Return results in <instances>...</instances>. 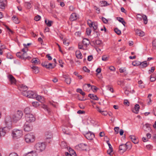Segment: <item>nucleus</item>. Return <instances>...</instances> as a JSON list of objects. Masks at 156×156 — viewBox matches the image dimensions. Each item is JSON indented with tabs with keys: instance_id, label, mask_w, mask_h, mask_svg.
Returning a JSON list of instances; mask_svg holds the SVG:
<instances>
[{
	"instance_id": "nucleus-31",
	"label": "nucleus",
	"mask_w": 156,
	"mask_h": 156,
	"mask_svg": "<svg viewBox=\"0 0 156 156\" xmlns=\"http://www.w3.org/2000/svg\"><path fill=\"white\" fill-rule=\"evenodd\" d=\"M117 19L119 22L121 23L124 26H125V24L126 23L124 20L123 18L121 17H117Z\"/></svg>"
},
{
	"instance_id": "nucleus-54",
	"label": "nucleus",
	"mask_w": 156,
	"mask_h": 156,
	"mask_svg": "<svg viewBox=\"0 0 156 156\" xmlns=\"http://www.w3.org/2000/svg\"><path fill=\"white\" fill-rule=\"evenodd\" d=\"M17 56L22 59V54L20 52H18L16 54Z\"/></svg>"
},
{
	"instance_id": "nucleus-53",
	"label": "nucleus",
	"mask_w": 156,
	"mask_h": 156,
	"mask_svg": "<svg viewBox=\"0 0 156 156\" xmlns=\"http://www.w3.org/2000/svg\"><path fill=\"white\" fill-rule=\"evenodd\" d=\"M153 147L150 144L147 145L146 146V148L148 150H151L152 149Z\"/></svg>"
},
{
	"instance_id": "nucleus-20",
	"label": "nucleus",
	"mask_w": 156,
	"mask_h": 156,
	"mask_svg": "<svg viewBox=\"0 0 156 156\" xmlns=\"http://www.w3.org/2000/svg\"><path fill=\"white\" fill-rule=\"evenodd\" d=\"M63 77L65 79V82L67 84H70L71 81V79L67 76L65 75H63Z\"/></svg>"
},
{
	"instance_id": "nucleus-49",
	"label": "nucleus",
	"mask_w": 156,
	"mask_h": 156,
	"mask_svg": "<svg viewBox=\"0 0 156 156\" xmlns=\"http://www.w3.org/2000/svg\"><path fill=\"white\" fill-rule=\"evenodd\" d=\"M48 62H42L41 64V65L45 67L46 68L48 67Z\"/></svg>"
},
{
	"instance_id": "nucleus-63",
	"label": "nucleus",
	"mask_w": 156,
	"mask_h": 156,
	"mask_svg": "<svg viewBox=\"0 0 156 156\" xmlns=\"http://www.w3.org/2000/svg\"><path fill=\"white\" fill-rule=\"evenodd\" d=\"M152 45L153 47H156V40H154L152 42Z\"/></svg>"
},
{
	"instance_id": "nucleus-12",
	"label": "nucleus",
	"mask_w": 156,
	"mask_h": 156,
	"mask_svg": "<svg viewBox=\"0 0 156 156\" xmlns=\"http://www.w3.org/2000/svg\"><path fill=\"white\" fill-rule=\"evenodd\" d=\"M18 88L20 90L23 91L22 92V94L24 92H26V91L28 89L27 87V86L23 85H20L18 87Z\"/></svg>"
},
{
	"instance_id": "nucleus-55",
	"label": "nucleus",
	"mask_w": 156,
	"mask_h": 156,
	"mask_svg": "<svg viewBox=\"0 0 156 156\" xmlns=\"http://www.w3.org/2000/svg\"><path fill=\"white\" fill-rule=\"evenodd\" d=\"M115 132L116 134H118L119 133V127H115L114 128Z\"/></svg>"
},
{
	"instance_id": "nucleus-21",
	"label": "nucleus",
	"mask_w": 156,
	"mask_h": 156,
	"mask_svg": "<svg viewBox=\"0 0 156 156\" xmlns=\"http://www.w3.org/2000/svg\"><path fill=\"white\" fill-rule=\"evenodd\" d=\"M24 112L26 115H27L31 114L30 113L31 112V111L30 107H27L25 108Z\"/></svg>"
},
{
	"instance_id": "nucleus-62",
	"label": "nucleus",
	"mask_w": 156,
	"mask_h": 156,
	"mask_svg": "<svg viewBox=\"0 0 156 156\" xmlns=\"http://www.w3.org/2000/svg\"><path fill=\"white\" fill-rule=\"evenodd\" d=\"M92 59L93 56L92 55H89L87 57V60L89 61H91Z\"/></svg>"
},
{
	"instance_id": "nucleus-28",
	"label": "nucleus",
	"mask_w": 156,
	"mask_h": 156,
	"mask_svg": "<svg viewBox=\"0 0 156 156\" xmlns=\"http://www.w3.org/2000/svg\"><path fill=\"white\" fill-rule=\"evenodd\" d=\"M129 137L134 143L135 144L138 143V142L136 140L135 136L131 135L129 136Z\"/></svg>"
},
{
	"instance_id": "nucleus-47",
	"label": "nucleus",
	"mask_w": 156,
	"mask_h": 156,
	"mask_svg": "<svg viewBox=\"0 0 156 156\" xmlns=\"http://www.w3.org/2000/svg\"><path fill=\"white\" fill-rule=\"evenodd\" d=\"M108 57L106 55L102 56V60L103 61H107L108 60Z\"/></svg>"
},
{
	"instance_id": "nucleus-30",
	"label": "nucleus",
	"mask_w": 156,
	"mask_h": 156,
	"mask_svg": "<svg viewBox=\"0 0 156 156\" xmlns=\"http://www.w3.org/2000/svg\"><path fill=\"white\" fill-rule=\"evenodd\" d=\"M12 20L16 24L18 23H19V21L18 19V18L15 16H13L12 18Z\"/></svg>"
},
{
	"instance_id": "nucleus-11",
	"label": "nucleus",
	"mask_w": 156,
	"mask_h": 156,
	"mask_svg": "<svg viewBox=\"0 0 156 156\" xmlns=\"http://www.w3.org/2000/svg\"><path fill=\"white\" fill-rule=\"evenodd\" d=\"M142 125H143L142 129L144 131H149L151 130L150 125L149 123H146L145 125H144V123H142Z\"/></svg>"
},
{
	"instance_id": "nucleus-39",
	"label": "nucleus",
	"mask_w": 156,
	"mask_h": 156,
	"mask_svg": "<svg viewBox=\"0 0 156 156\" xmlns=\"http://www.w3.org/2000/svg\"><path fill=\"white\" fill-rule=\"evenodd\" d=\"M45 22L48 27H51V23L52 21L50 20H48V22L47 23V20L46 19L45 20Z\"/></svg>"
},
{
	"instance_id": "nucleus-14",
	"label": "nucleus",
	"mask_w": 156,
	"mask_h": 156,
	"mask_svg": "<svg viewBox=\"0 0 156 156\" xmlns=\"http://www.w3.org/2000/svg\"><path fill=\"white\" fill-rule=\"evenodd\" d=\"M23 156H37V154L35 151H32L24 154Z\"/></svg>"
},
{
	"instance_id": "nucleus-64",
	"label": "nucleus",
	"mask_w": 156,
	"mask_h": 156,
	"mask_svg": "<svg viewBox=\"0 0 156 156\" xmlns=\"http://www.w3.org/2000/svg\"><path fill=\"white\" fill-rule=\"evenodd\" d=\"M63 44H64L66 46H68L69 44V41H67L66 40H64L63 41Z\"/></svg>"
},
{
	"instance_id": "nucleus-22",
	"label": "nucleus",
	"mask_w": 156,
	"mask_h": 156,
	"mask_svg": "<svg viewBox=\"0 0 156 156\" xmlns=\"http://www.w3.org/2000/svg\"><path fill=\"white\" fill-rule=\"evenodd\" d=\"M76 58L78 59H82V56L80 51L79 50L77 51L76 52Z\"/></svg>"
},
{
	"instance_id": "nucleus-57",
	"label": "nucleus",
	"mask_w": 156,
	"mask_h": 156,
	"mask_svg": "<svg viewBox=\"0 0 156 156\" xmlns=\"http://www.w3.org/2000/svg\"><path fill=\"white\" fill-rule=\"evenodd\" d=\"M102 20L105 23H107L108 22V20L104 17H102Z\"/></svg>"
},
{
	"instance_id": "nucleus-42",
	"label": "nucleus",
	"mask_w": 156,
	"mask_h": 156,
	"mask_svg": "<svg viewBox=\"0 0 156 156\" xmlns=\"http://www.w3.org/2000/svg\"><path fill=\"white\" fill-rule=\"evenodd\" d=\"M140 64L141 63H140V62L137 61L133 62L132 63V65L135 66H138L139 65H140Z\"/></svg>"
},
{
	"instance_id": "nucleus-1",
	"label": "nucleus",
	"mask_w": 156,
	"mask_h": 156,
	"mask_svg": "<svg viewBox=\"0 0 156 156\" xmlns=\"http://www.w3.org/2000/svg\"><path fill=\"white\" fill-rule=\"evenodd\" d=\"M5 126L2 129V133L3 136H4L5 134L8 132L12 128V120L11 117L9 116H6L5 118Z\"/></svg>"
},
{
	"instance_id": "nucleus-16",
	"label": "nucleus",
	"mask_w": 156,
	"mask_h": 156,
	"mask_svg": "<svg viewBox=\"0 0 156 156\" xmlns=\"http://www.w3.org/2000/svg\"><path fill=\"white\" fill-rule=\"evenodd\" d=\"M6 3V0H0V8L5 9Z\"/></svg>"
},
{
	"instance_id": "nucleus-3",
	"label": "nucleus",
	"mask_w": 156,
	"mask_h": 156,
	"mask_svg": "<svg viewBox=\"0 0 156 156\" xmlns=\"http://www.w3.org/2000/svg\"><path fill=\"white\" fill-rule=\"evenodd\" d=\"M12 134L14 138H19L23 135V131L22 130L15 129L12 131Z\"/></svg>"
},
{
	"instance_id": "nucleus-5",
	"label": "nucleus",
	"mask_w": 156,
	"mask_h": 156,
	"mask_svg": "<svg viewBox=\"0 0 156 156\" xmlns=\"http://www.w3.org/2000/svg\"><path fill=\"white\" fill-rule=\"evenodd\" d=\"M23 94L29 98H35L36 97V93L35 91H28L23 93Z\"/></svg>"
},
{
	"instance_id": "nucleus-45",
	"label": "nucleus",
	"mask_w": 156,
	"mask_h": 156,
	"mask_svg": "<svg viewBox=\"0 0 156 156\" xmlns=\"http://www.w3.org/2000/svg\"><path fill=\"white\" fill-rule=\"evenodd\" d=\"M90 89H91L94 92H96L98 89V88H97V87L94 86H91Z\"/></svg>"
},
{
	"instance_id": "nucleus-60",
	"label": "nucleus",
	"mask_w": 156,
	"mask_h": 156,
	"mask_svg": "<svg viewBox=\"0 0 156 156\" xmlns=\"http://www.w3.org/2000/svg\"><path fill=\"white\" fill-rule=\"evenodd\" d=\"M155 80V78L154 77V76L152 75L151 76L150 81L151 82L154 81Z\"/></svg>"
},
{
	"instance_id": "nucleus-10",
	"label": "nucleus",
	"mask_w": 156,
	"mask_h": 156,
	"mask_svg": "<svg viewBox=\"0 0 156 156\" xmlns=\"http://www.w3.org/2000/svg\"><path fill=\"white\" fill-rule=\"evenodd\" d=\"M128 148L126 144H122L120 145L119 147V150L121 151L122 153L125 152Z\"/></svg>"
},
{
	"instance_id": "nucleus-40",
	"label": "nucleus",
	"mask_w": 156,
	"mask_h": 156,
	"mask_svg": "<svg viewBox=\"0 0 156 156\" xmlns=\"http://www.w3.org/2000/svg\"><path fill=\"white\" fill-rule=\"evenodd\" d=\"M55 65L53 66L52 64V63H49L48 64V67H47V69H52L55 67Z\"/></svg>"
},
{
	"instance_id": "nucleus-32",
	"label": "nucleus",
	"mask_w": 156,
	"mask_h": 156,
	"mask_svg": "<svg viewBox=\"0 0 156 156\" xmlns=\"http://www.w3.org/2000/svg\"><path fill=\"white\" fill-rule=\"evenodd\" d=\"M100 2L101 6H105L109 5V4L106 1H101Z\"/></svg>"
},
{
	"instance_id": "nucleus-58",
	"label": "nucleus",
	"mask_w": 156,
	"mask_h": 156,
	"mask_svg": "<svg viewBox=\"0 0 156 156\" xmlns=\"http://www.w3.org/2000/svg\"><path fill=\"white\" fill-rule=\"evenodd\" d=\"M83 70L86 72L89 73L90 72V70L88 69L86 66L83 67Z\"/></svg>"
},
{
	"instance_id": "nucleus-50",
	"label": "nucleus",
	"mask_w": 156,
	"mask_h": 156,
	"mask_svg": "<svg viewBox=\"0 0 156 156\" xmlns=\"http://www.w3.org/2000/svg\"><path fill=\"white\" fill-rule=\"evenodd\" d=\"M95 43L96 44L98 45H100L102 44V41L100 40H97L95 41Z\"/></svg>"
},
{
	"instance_id": "nucleus-7",
	"label": "nucleus",
	"mask_w": 156,
	"mask_h": 156,
	"mask_svg": "<svg viewBox=\"0 0 156 156\" xmlns=\"http://www.w3.org/2000/svg\"><path fill=\"white\" fill-rule=\"evenodd\" d=\"M25 118L27 122L28 123L34 122L35 120V118L34 115L32 114H29L26 115Z\"/></svg>"
},
{
	"instance_id": "nucleus-17",
	"label": "nucleus",
	"mask_w": 156,
	"mask_h": 156,
	"mask_svg": "<svg viewBox=\"0 0 156 156\" xmlns=\"http://www.w3.org/2000/svg\"><path fill=\"white\" fill-rule=\"evenodd\" d=\"M139 109V105L138 104H136L135 105L134 108L132 109V111L133 112L137 114L138 113Z\"/></svg>"
},
{
	"instance_id": "nucleus-51",
	"label": "nucleus",
	"mask_w": 156,
	"mask_h": 156,
	"mask_svg": "<svg viewBox=\"0 0 156 156\" xmlns=\"http://www.w3.org/2000/svg\"><path fill=\"white\" fill-rule=\"evenodd\" d=\"M61 147L64 148H66L67 146L66 144L64 142L61 143Z\"/></svg>"
},
{
	"instance_id": "nucleus-23",
	"label": "nucleus",
	"mask_w": 156,
	"mask_h": 156,
	"mask_svg": "<svg viewBox=\"0 0 156 156\" xmlns=\"http://www.w3.org/2000/svg\"><path fill=\"white\" fill-rule=\"evenodd\" d=\"M69 19L71 21H73L77 19L76 15V13H73L70 16Z\"/></svg>"
},
{
	"instance_id": "nucleus-8",
	"label": "nucleus",
	"mask_w": 156,
	"mask_h": 156,
	"mask_svg": "<svg viewBox=\"0 0 156 156\" xmlns=\"http://www.w3.org/2000/svg\"><path fill=\"white\" fill-rule=\"evenodd\" d=\"M23 127L24 130L26 132L30 131L32 129V126L31 124L27 122L25 123Z\"/></svg>"
},
{
	"instance_id": "nucleus-27",
	"label": "nucleus",
	"mask_w": 156,
	"mask_h": 156,
	"mask_svg": "<svg viewBox=\"0 0 156 156\" xmlns=\"http://www.w3.org/2000/svg\"><path fill=\"white\" fill-rule=\"evenodd\" d=\"M31 68L33 69L34 72L36 74L39 72V69L37 66H33Z\"/></svg>"
},
{
	"instance_id": "nucleus-25",
	"label": "nucleus",
	"mask_w": 156,
	"mask_h": 156,
	"mask_svg": "<svg viewBox=\"0 0 156 156\" xmlns=\"http://www.w3.org/2000/svg\"><path fill=\"white\" fill-rule=\"evenodd\" d=\"M83 43L84 45L87 46V45H88L90 44V42L88 39L86 38H84L83 40Z\"/></svg>"
},
{
	"instance_id": "nucleus-15",
	"label": "nucleus",
	"mask_w": 156,
	"mask_h": 156,
	"mask_svg": "<svg viewBox=\"0 0 156 156\" xmlns=\"http://www.w3.org/2000/svg\"><path fill=\"white\" fill-rule=\"evenodd\" d=\"M88 24L90 27L93 28L94 30H96L98 28V25L97 23L96 22H92L90 24L88 23Z\"/></svg>"
},
{
	"instance_id": "nucleus-46",
	"label": "nucleus",
	"mask_w": 156,
	"mask_h": 156,
	"mask_svg": "<svg viewBox=\"0 0 156 156\" xmlns=\"http://www.w3.org/2000/svg\"><path fill=\"white\" fill-rule=\"evenodd\" d=\"M113 151L112 148H109V149L108 150L107 153L109 155L112 156V154H111V153Z\"/></svg>"
},
{
	"instance_id": "nucleus-18",
	"label": "nucleus",
	"mask_w": 156,
	"mask_h": 156,
	"mask_svg": "<svg viewBox=\"0 0 156 156\" xmlns=\"http://www.w3.org/2000/svg\"><path fill=\"white\" fill-rule=\"evenodd\" d=\"M79 147L82 150L86 151L87 149L88 145L85 144H81L78 145Z\"/></svg>"
},
{
	"instance_id": "nucleus-36",
	"label": "nucleus",
	"mask_w": 156,
	"mask_h": 156,
	"mask_svg": "<svg viewBox=\"0 0 156 156\" xmlns=\"http://www.w3.org/2000/svg\"><path fill=\"white\" fill-rule=\"evenodd\" d=\"M94 31L93 35L94 37H98L100 36V34L98 32L96 31L95 30H94Z\"/></svg>"
},
{
	"instance_id": "nucleus-29",
	"label": "nucleus",
	"mask_w": 156,
	"mask_h": 156,
	"mask_svg": "<svg viewBox=\"0 0 156 156\" xmlns=\"http://www.w3.org/2000/svg\"><path fill=\"white\" fill-rule=\"evenodd\" d=\"M140 67L141 68H144L147 67L148 65L146 61H144L142 62H140Z\"/></svg>"
},
{
	"instance_id": "nucleus-33",
	"label": "nucleus",
	"mask_w": 156,
	"mask_h": 156,
	"mask_svg": "<svg viewBox=\"0 0 156 156\" xmlns=\"http://www.w3.org/2000/svg\"><path fill=\"white\" fill-rule=\"evenodd\" d=\"M83 89L84 90L89 92L90 91V88H89V87L87 86L86 84H85L83 86Z\"/></svg>"
},
{
	"instance_id": "nucleus-52",
	"label": "nucleus",
	"mask_w": 156,
	"mask_h": 156,
	"mask_svg": "<svg viewBox=\"0 0 156 156\" xmlns=\"http://www.w3.org/2000/svg\"><path fill=\"white\" fill-rule=\"evenodd\" d=\"M26 4L27 7L28 9H30L31 7V4L28 2H27L25 3Z\"/></svg>"
},
{
	"instance_id": "nucleus-4",
	"label": "nucleus",
	"mask_w": 156,
	"mask_h": 156,
	"mask_svg": "<svg viewBox=\"0 0 156 156\" xmlns=\"http://www.w3.org/2000/svg\"><path fill=\"white\" fill-rule=\"evenodd\" d=\"M36 149L41 152L44 150L46 148V145L44 143H38L35 146Z\"/></svg>"
},
{
	"instance_id": "nucleus-19",
	"label": "nucleus",
	"mask_w": 156,
	"mask_h": 156,
	"mask_svg": "<svg viewBox=\"0 0 156 156\" xmlns=\"http://www.w3.org/2000/svg\"><path fill=\"white\" fill-rule=\"evenodd\" d=\"M135 32L136 34L140 36L143 37L145 34L144 33L140 30L136 29L135 30Z\"/></svg>"
},
{
	"instance_id": "nucleus-2",
	"label": "nucleus",
	"mask_w": 156,
	"mask_h": 156,
	"mask_svg": "<svg viewBox=\"0 0 156 156\" xmlns=\"http://www.w3.org/2000/svg\"><path fill=\"white\" fill-rule=\"evenodd\" d=\"M23 115V113L20 110H18L12 116L13 121L15 122H17L21 118Z\"/></svg>"
},
{
	"instance_id": "nucleus-24",
	"label": "nucleus",
	"mask_w": 156,
	"mask_h": 156,
	"mask_svg": "<svg viewBox=\"0 0 156 156\" xmlns=\"http://www.w3.org/2000/svg\"><path fill=\"white\" fill-rule=\"evenodd\" d=\"M88 96L89 97L93 100H98V98L97 96L93 94H89Z\"/></svg>"
},
{
	"instance_id": "nucleus-61",
	"label": "nucleus",
	"mask_w": 156,
	"mask_h": 156,
	"mask_svg": "<svg viewBox=\"0 0 156 156\" xmlns=\"http://www.w3.org/2000/svg\"><path fill=\"white\" fill-rule=\"evenodd\" d=\"M9 156H18V155L16 153L13 152L10 154Z\"/></svg>"
},
{
	"instance_id": "nucleus-48",
	"label": "nucleus",
	"mask_w": 156,
	"mask_h": 156,
	"mask_svg": "<svg viewBox=\"0 0 156 156\" xmlns=\"http://www.w3.org/2000/svg\"><path fill=\"white\" fill-rule=\"evenodd\" d=\"M41 18V16L38 15L35 17L34 19L36 21H38L40 20Z\"/></svg>"
},
{
	"instance_id": "nucleus-59",
	"label": "nucleus",
	"mask_w": 156,
	"mask_h": 156,
	"mask_svg": "<svg viewBox=\"0 0 156 156\" xmlns=\"http://www.w3.org/2000/svg\"><path fill=\"white\" fill-rule=\"evenodd\" d=\"M74 74L77 76L80 79H81L82 78V77L81 75H79L78 73L76 72H74Z\"/></svg>"
},
{
	"instance_id": "nucleus-38",
	"label": "nucleus",
	"mask_w": 156,
	"mask_h": 156,
	"mask_svg": "<svg viewBox=\"0 0 156 156\" xmlns=\"http://www.w3.org/2000/svg\"><path fill=\"white\" fill-rule=\"evenodd\" d=\"M143 15H142L140 14H137L136 15L137 20H141L143 19Z\"/></svg>"
},
{
	"instance_id": "nucleus-13",
	"label": "nucleus",
	"mask_w": 156,
	"mask_h": 156,
	"mask_svg": "<svg viewBox=\"0 0 156 156\" xmlns=\"http://www.w3.org/2000/svg\"><path fill=\"white\" fill-rule=\"evenodd\" d=\"M8 77L11 84H15L16 83V80L13 76L11 75H9L8 76Z\"/></svg>"
},
{
	"instance_id": "nucleus-34",
	"label": "nucleus",
	"mask_w": 156,
	"mask_h": 156,
	"mask_svg": "<svg viewBox=\"0 0 156 156\" xmlns=\"http://www.w3.org/2000/svg\"><path fill=\"white\" fill-rule=\"evenodd\" d=\"M36 98V99L39 101H40L42 102V101H43L44 98V97H42L40 96H37L36 94V97L35 98Z\"/></svg>"
},
{
	"instance_id": "nucleus-6",
	"label": "nucleus",
	"mask_w": 156,
	"mask_h": 156,
	"mask_svg": "<svg viewBox=\"0 0 156 156\" xmlns=\"http://www.w3.org/2000/svg\"><path fill=\"white\" fill-rule=\"evenodd\" d=\"M25 141L28 143L33 142L34 140V136L32 133H29L25 136Z\"/></svg>"
},
{
	"instance_id": "nucleus-41",
	"label": "nucleus",
	"mask_w": 156,
	"mask_h": 156,
	"mask_svg": "<svg viewBox=\"0 0 156 156\" xmlns=\"http://www.w3.org/2000/svg\"><path fill=\"white\" fill-rule=\"evenodd\" d=\"M28 57L26 52H24L22 54V59H26Z\"/></svg>"
},
{
	"instance_id": "nucleus-56",
	"label": "nucleus",
	"mask_w": 156,
	"mask_h": 156,
	"mask_svg": "<svg viewBox=\"0 0 156 156\" xmlns=\"http://www.w3.org/2000/svg\"><path fill=\"white\" fill-rule=\"evenodd\" d=\"M42 108L45 110H46L48 112L49 111V109L48 108L47 106L46 105H43L42 106Z\"/></svg>"
},
{
	"instance_id": "nucleus-26",
	"label": "nucleus",
	"mask_w": 156,
	"mask_h": 156,
	"mask_svg": "<svg viewBox=\"0 0 156 156\" xmlns=\"http://www.w3.org/2000/svg\"><path fill=\"white\" fill-rule=\"evenodd\" d=\"M32 62L35 64L37 65L40 64L39 59L37 58H33L31 60Z\"/></svg>"
},
{
	"instance_id": "nucleus-44",
	"label": "nucleus",
	"mask_w": 156,
	"mask_h": 156,
	"mask_svg": "<svg viewBox=\"0 0 156 156\" xmlns=\"http://www.w3.org/2000/svg\"><path fill=\"white\" fill-rule=\"evenodd\" d=\"M91 32V29L90 28H87L86 29V34L88 35H90Z\"/></svg>"
},
{
	"instance_id": "nucleus-43",
	"label": "nucleus",
	"mask_w": 156,
	"mask_h": 156,
	"mask_svg": "<svg viewBox=\"0 0 156 156\" xmlns=\"http://www.w3.org/2000/svg\"><path fill=\"white\" fill-rule=\"evenodd\" d=\"M115 32L117 34L119 35L121 34V31L117 28H115L114 29Z\"/></svg>"
},
{
	"instance_id": "nucleus-37",
	"label": "nucleus",
	"mask_w": 156,
	"mask_h": 156,
	"mask_svg": "<svg viewBox=\"0 0 156 156\" xmlns=\"http://www.w3.org/2000/svg\"><path fill=\"white\" fill-rule=\"evenodd\" d=\"M32 105L35 107H37L39 105V102L37 101H34L32 103Z\"/></svg>"
},
{
	"instance_id": "nucleus-9",
	"label": "nucleus",
	"mask_w": 156,
	"mask_h": 156,
	"mask_svg": "<svg viewBox=\"0 0 156 156\" xmlns=\"http://www.w3.org/2000/svg\"><path fill=\"white\" fill-rule=\"evenodd\" d=\"M85 136L87 139L91 140L94 137V134L91 132L89 131L85 134Z\"/></svg>"
},
{
	"instance_id": "nucleus-35",
	"label": "nucleus",
	"mask_w": 156,
	"mask_h": 156,
	"mask_svg": "<svg viewBox=\"0 0 156 156\" xmlns=\"http://www.w3.org/2000/svg\"><path fill=\"white\" fill-rule=\"evenodd\" d=\"M144 23L146 24L147 23V16L145 15H143V19Z\"/></svg>"
}]
</instances>
